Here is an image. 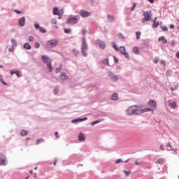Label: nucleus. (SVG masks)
Instances as JSON below:
<instances>
[{
	"label": "nucleus",
	"instance_id": "obj_12",
	"mask_svg": "<svg viewBox=\"0 0 179 179\" xmlns=\"http://www.w3.org/2000/svg\"><path fill=\"white\" fill-rule=\"evenodd\" d=\"M148 104H149V106H150V107H156V106H157L156 101L152 99H151L148 101Z\"/></svg>",
	"mask_w": 179,
	"mask_h": 179
},
{
	"label": "nucleus",
	"instance_id": "obj_38",
	"mask_svg": "<svg viewBox=\"0 0 179 179\" xmlns=\"http://www.w3.org/2000/svg\"><path fill=\"white\" fill-rule=\"evenodd\" d=\"M59 15H57V16H59V19H62V14L64 13V12L62 11H59Z\"/></svg>",
	"mask_w": 179,
	"mask_h": 179
},
{
	"label": "nucleus",
	"instance_id": "obj_14",
	"mask_svg": "<svg viewBox=\"0 0 179 179\" xmlns=\"http://www.w3.org/2000/svg\"><path fill=\"white\" fill-rule=\"evenodd\" d=\"M157 20V17H155L154 22H153V24H152V27L154 29H157V27H159V22H156Z\"/></svg>",
	"mask_w": 179,
	"mask_h": 179
},
{
	"label": "nucleus",
	"instance_id": "obj_9",
	"mask_svg": "<svg viewBox=\"0 0 179 179\" xmlns=\"http://www.w3.org/2000/svg\"><path fill=\"white\" fill-rule=\"evenodd\" d=\"M96 45H99L100 48L104 50L106 48V43L103 42L101 40H96L95 42Z\"/></svg>",
	"mask_w": 179,
	"mask_h": 179
},
{
	"label": "nucleus",
	"instance_id": "obj_60",
	"mask_svg": "<svg viewBox=\"0 0 179 179\" xmlns=\"http://www.w3.org/2000/svg\"><path fill=\"white\" fill-rule=\"evenodd\" d=\"M82 33L83 34H86V29H83Z\"/></svg>",
	"mask_w": 179,
	"mask_h": 179
},
{
	"label": "nucleus",
	"instance_id": "obj_6",
	"mask_svg": "<svg viewBox=\"0 0 179 179\" xmlns=\"http://www.w3.org/2000/svg\"><path fill=\"white\" fill-rule=\"evenodd\" d=\"M57 45H58V41L57 39H51L45 43L47 48H54V47H57Z\"/></svg>",
	"mask_w": 179,
	"mask_h": 179
},
{
	"label": "nucleus",
	"instance_id": "obj_26",
	"mask_svg": "<svg viewBox=\"0 0 179 179\" xmlns=\"http://www.w3.org/2000/svg\"><path fill=\"white\" fill-rule=\"evenodd\" d=\"M157 163H159V164H163L164 163V159L159 158L157 161Z\"/></svg>",
	"mask_w": 179,
	"mask_h": 179
},
{
	"label": "nucleus",
	"instance_id": "obj_40",
	"mask_svg": "<svg viewBox=\"0 0 179 179\" xmlns=\"http://www.w3.org/2000/svg\"><path fill=\"white\" fill-rule=\"evenodd\" d=\"M10 52H13L15 51V48L13 46H12L11 48H10L8 49Z\"/></svg>",
	"mask_w": 179,
	"mask_h": 179
},
{
	"label": "nucleus",
	"instance_id": "obj_27",
	"mask_svg": "<svg viewBox=\"0 0 179 179\" xmlns=\"http://www.w3.org/2000/svg\"><path fill=\"white\" fill-rule=\"evenodd\" d=\"M103 63L108 66H110V63L108 62V59H105L103 60Z\"/></svg>",
	"mask_w": 179,
	"mask_h": 179
},
{
	"label": "nucleus",
	"instance_id": "obj_20",
	"mask_svg": "<svg viewBox=\"0 0 179 179\" xmlns=\"http://www.w3.org/2000/svg\"><path fill=\"white\" fill-rule=\"evenodd\" d=\"M133 52L138 55L139 54V48L138 47H135L133 48Z\"/></svg>",
	"mask_w": 179,
	"mask_h": 179
},
{
	"label": "nucleus",
	"instance_id": "obj_48",
	"mask_svg": "<svg viewBox=\"0 0 179 179\" xmlns=\"http://www.w3.org/2000/svg\"><path fill=\"white\" fill-rule=\"evenodd\" d=\"M113 48H114V50H115V51H118V48L117 47V45H113Z\"/></svg>",
	"mask_w": 179,
	"mask_h": 179
},
{
	"label": "nucleus",
	"instance_id": "obj_5",
	"mask_svg": "<svg viewBox=\"0 0 179 179\" xmlns=\"http://www.w3.org/2000/svg\"><path fill=\"white\" fill-rule=\"evenodd\" d=\"M143 17L142 18V23H146V22H150L152 19V11H145L143 13Z\"/></svg>",
	"mask_w": 179,
	"mask_h": 179
},
{
	"label": "nucleus",
	"instance_id": "obj_21",
	"mask_svg": "<svg viewBox=\"0 0 179 179\" xmlns=\"http://www.w3.org/2000/svg\"><path fill=\"white\" fill-rule=\"evenodd\" d=\"M61 75H62L61 78L64 80H65L66 79H68V76H66V73H62Z\"/></svg>",
	"mask_w": 179,
	"mask_h": 179
},
{
	"label": "nucleus",
	"instance_id": "obj_7",
	"mask_svg": "<svg viewBox=\"0 0 179 179\" xmlns=\"http://www.w3.org/2000/svg\"><path fill=\"white\" fill-rule=\"evenodd\" d=\"M79 15H81L82 17H89V16L92 15V13L87 12L84 10H80L79 12Z\"/></svg>",
	"mask_w": 179,
	"mask_h": 179
},
{
	"label": "nucleus",
	"instance_id": "obj_29",
	"mask_svg": "<svg viewBox=\"0 0 179 179\" xmlns=\"http://www.w3.org/2000/svg\"><path fill=\"white\" fill-rule=\"evenodd\" d=\"M141 31H136V40H139V38H141Z\"/></svg>",
	"mask_w": 179,
	"mask_h": 179
},
{
	"label": "nucleus",
	"instance_id": "obj_32",
	"mask_svg": "<svg viewBox=\"0 0 179 179\" xmlns=\"http://www.w3.org/2000/svg\"><path fill=\"white\" fill-rule=\"evenodd\" d=\"M39 30L41 33H47V31L43 27H40Z\"/></svg>",
	"mask_w": 179,
	"mask_h": 179
},
{
	"label": "nucleus",
	"instance_id": "obj_42",
	"mask_svg": "<svg viewBox=\"0 0 179 179\" xmlns=\"http://www.w3.org/2000/svg\"><path fill=\"white\" fill-rule=\"evenodd\" d=\"M117 36L119 38H124V35L121 33H119Z\"/></svg>",
	"mask_w": 179,
	"mask_h": 179
},
{
	"label": "nucleus",
	"instance_id": "obj_39",
	"mask_svg": "<svg viewBox=\"0 0 179 179\" xmlns=\"http://www.w3.org/2000/svg\"><path fill=\"white\" fill-rule=\"evenodd\" d=\"M0 82L4 85H6V83L3 82V80L2 79V76H0Z\"/></svg>",
	"mask_w": 179,
	"mask_h": 179
},
{
	"label": "nucleus",
	"instance_id": "obj_45",
	"mask_svg": "<svg viewBox=\"0 0 179 179\" xmlns=\"http://www.w3.org/2000/svg\"><path fill=\"white\" fill-rule=\"evenodd\" d=\"M35 29H36V30H38V29H40V25L38 24H35Z\"/></svg>",
	"mask_w": 179,
	"mask_h": 179
},
{
	"label": "nucleus",
	"instance_id": "obj_24",
	"mask_svg": "<svg viewBox=\"0 0 179 179\" xmlns=\"http://www.w3.org/2000/svg\"><path fill=\"white\" fill-rule=\"evenodd\" d=\"M159 41H163V43H167V39L164 36H161L159 38Z\"/></svg>",
	"mask_w": 179,
	"mask_h": 179
},
{
	"label": "nucleus",
	"instance_id": "obj_16",
	"mask_svg": "<svg viewBox=\"0 0 179 179\" xmlns=\"http://www.w3.org/2000/svg\"><path fill=\"white\" fill-rule=\"evenodd\" d=\"M111 100L116 101L118 100V94L114 93L111 96H110Z\"/></svg>",
	"mask_w": 179,
	"mask_h": 179
},
{
	"label": "nucleus",
	"instance_id": "obj_55",
	"mask_svg": "<svg viewBox=\"0 0 179 179\" xmlns=\"http://www.w3.org/2000/svg\"><path fill=\"white\" fill-rule=\"evenodd\" d=\"M55 135L56 138H59V136L58 135V132L57 131H56L55 133Z\"/></svg>",
	"mask_w": 179,
	"mask_h": 179
},
{
	"label": "nucleus",
	"instance_id": "obj_3",
	"mask_svg": "<svg viewBox=\"0 0 179 179\" xmlns=\"http://www.w3.org/2000/svg\"><path fill=\"white\" fill-rule=\"evenodd\" d=\"M41 61L43 64H46L48 69H49V72H52V66L51 65V60L48 57L42 55Z\"/></svg>",
	"mask_w": 179,
	"mask_h": 179
},
{
	"label": "nucleus",
	"instance_id": "obj_59",
	"mask_svg": "<svg viewBox=\"0 0 179 179\" xmlns=\"http://www.w3.org/2000/svg\"><path fill=\"white\" fill-rule=\"evenodd\" d=\"M134 164H135L136 166H139V162H138V161H136V162H134Z\"/></svg>",
	"mask_w": 179,
	"mask_h": 179
},
{
	"label": "nucleus",
	"instance_id": "obj_35",
	"mask_svg": "<svg viewBox=\"0 0 179 179\" xmlns=\"http://www.w3.org/2000/svg\"><path fill=\"white\" fill-rule=\"evenodd\" d=\"M64 33L69 34V33H71V29H64Z\"/></svg>",
	"mask_w": 179,
	"mask_h": 179
},
{
	"label": "nucleus",
	"instance_id": "obj_57",
	"mask_svg": "<svg viewBox=\"0 0 179 179\" xmlns=\"http://www.w3.org/2000/svg\"><path fill=\"white\" fill-rule=\"evenodd\" d=\"M54 93H55V94H57L58 90L57 89L54 90Z\"/></svg>",
	"mask_w": 179,
	"mask_h": 179
},
{
	"label": "nucleus",
	"instance_id": "obj_33",
	"mask_svg": "<svg viewBox=\"0 0 179 179\" xmlns=\"http://www.w3.org/2000/svg\"><path fill=\"white\" fill-rule=\"evenodd\" d=\"M136 8V3H134L133 6L131 8V12H133V10H135Z\"/></svg>",
	"mask_w": 179,
	"mask_h": 179
},
{
	"label": "nucleus",
	"instance_id": "obj_28",
	"mask_svg": "<svg viewBox=\"0 0 179 179\" xmlns=\"http://www.w3.org/2000/svg\"><path fill=\"white\" fill-rule=\"evenodd\" d=\"M166 148H167L168 150H173V147L171 146V144H170V143H168L166 144Z\"/></svg>",
	"mask_w": 179,
	"mask_h": 179
},
{
	"label": "nucleus",
	"instance_id": "obj_41",
	"mask_svg": "<svg viewBox=\"0 0 179 179\" xmlns=\"http://www.w3.org/2000/svg\"><path fill=\"white\" fill-rule=\"evenodd\" d=\"M124 173L126 175V177H128V176H129V174H131V171H124Z\"/></svg>",
	"mask_w": 179,
	"mask_h": 179
},
{
	"label": "nucleus",
	"instance_id": "obj_23",
	"mask_svg": "<svg viewBox=\"0 0 179 179\" xmlns=\"http://www.w3.org/2000/svg\"><path fill=\"white\" fill-rule=\"evenodd\" d=\"M178 89V85H174L173 87H171V91L172 92V94L174 95V93H173V92H174V90H177Z\"/></svg>",
	"mask_w": 179,
	"mask_h": 179
},
{
	"label": "nucleus",
	"instance_id": "obj_18",
	"mask_svg": "<svg viewBox=\"0 0 179 179\" xmlns=\"http://www.w3.org/2000/svg\"><path fill=\"white\" fill-rule=\"evenodd\" d=\"M107 17H108V20H109V22H114V20H115V17L113 15H108Z\"/></svg>",
	"mask_w": 179,
	"mask_h": 179
},
{
	"label": "nucleus",
	"instance_id": "obj_19",
	"mask_svg": "<svg viewBox=\"0 0 179 179\" xmlns=\"http://www.w3.org/2000/svg\"><path fill=\"white\" fill-rule=\"evenodd\" d=\"M24 48H25V50H31V46L29 44V43H26L24 45Z\"/></svg>",
	"mask_w": 179,
	"mask_h": 179
},
{
	"label": "nucleus",
	"instance_id": "obj_22",
	"mask_svg": "<svg viewBox=\"0 0 179 179\" xmlns=\"http://www.w3.org/2000/svg\"><path fill=\"white\" fill-rule=\"evenodd\" d=\"M53 15H59V11L58 12V8L57 7H55L53 8Z\"/></svg>",
	"mask_w": 179,
	"mask_h": 179
},
{
	"label": "nucleus",
	"instance_id": "obj_34",
	"mask_svg": "<svg viewBox=\"0 0 179 179\" xmlns=\"http://www.w3.org/2000/svg\"><path fill=\"white\" fill-rule=\"evenodd\" d=\"M161 29H162L163 31H169V28L167 27H161Z\"/></svg>",
	"mask_w": 179,
	"mask_h": 179
},
{
	"label": "nucleus",
	"instance_id": "obj_63",
	"mask_svg": "<svg viewBox=\"0 0 179 179\" xmlns=\"http://www.w3.org/2000/svg\"><path fill=\"white\" fill-rule=\"evenodd\" d=\"M30 139H31V138H27L26 141H30Z\"/></svg>",
	"mask_w": 179,
	"mask_h": 179
},
{
	"label": "nucleus",
	"instance_id": "obj_2",
	"mask_svg": "<svg viewBox=\"0 0 179 179\" xmlns=\"http://www.w3.org/2000/svg\"><path fill=\"white\" fill-rule=\"evenodd\" d=\"M79 20H80V16L70 15L67 17L66 23L67 24H76V23H79Z\"/></svg>",
	"mask_w": 179,
	"mask_h": 179
},
{
	"label": "nucleus",
	"instance_id": "obj_44",
	"mask_svg": "<svg viewBox=\"0 0 179 179\" xmlns=\"http://www.w3.org/2000/svg\"><path fill=\"white\" fill-rule=\"evenodd\" d=\"M34 39V38L32 36H30L28 38L29 41H33Z\"/></svg>",
	"mask_w": 179,
	"mask_h": 179
},
{
	"label": "nucleus",
	"instance_id": "obj_62",
	"mask_svg": "<svg viewBox=\"0 0 179 179\" xmlns=\"http://www.w3.org/2000/svg\"><path fill=\"white\" fill-rule=\"evenodd\" d=\"M170 29H174V26L173 24L170 25Z\"/></svg>",
	"mask_w": 179,
	"mask_h": 179
},
{
	"label": "nucleus",
	"instance_id": "obj_25",
	"mask_svg": "<svg viewBox=\"0 0 179 179\" xmlns=\"http://www.w3.org/2000/svg\"><path fill=\"white\" fill-rule=\"evenodd\" d=\"M28 132L27 130L22 129L21 130V135L22 136H26L27 135Z\"/></svg>",
	"mask_w": 179,
	"mask_h": 179
},
{
	"label": "nucleus",
	"instance_id": "obj_49",
	"mask_svg": "<svg viewBox=\"0 0 179 179\" xmlns=\"http://www.w3.org/2000/svg\"><path fill=\"white\" fill-rule=\"evenodd\" d=\"M15 74L17 76V78H20L22 76V75H20V73H18V71H15Z\"/></svg>",
	"mask_w": 179,
	"mask_h": 179
},
{
	"label": "nucleus",
	"instance_id": "obj_47",
	"mask_svg": "<svg viewBox=\"0 0 179 179\" xmlns=\"http://www.w3.org/2000/svg\"><path fill=\"white\" fill-rule=\"evenodd\" d=\"M122 160L121 159H118L115 162L116 164H118V163H122Z\"/></svg>",
	"mask_w": 179,
	"mask_h": 179
},
{
	"label": "nucleus",
	"instance_id": "obj_46",
	"mask_svg": "<svg viewBox=\"0 0 179 179\" xmlns=\"http://www.w3.org/2000/svg\"><path fill=\"white\" fill-rule=\"evenodd\" d=\"M35 48H40V43L38 42H37L36 44H35Z\"/></svg>",
	"mask_w": 179,
	"mask_h": 179
},
{
	"label": "nucleus",
	"instance_id": "obj_51",
	"mask_svg": "<svg viewBox=\"0 0 179 179\" xmlns=\"http://www.w3.org/2000/svg\"><path fill=\"white\" fill-rule=\"evenodd\" d=\"M52 23H53V24H57V20L52 19Z\"/></svg>",
	"mask_w": 179,
	"mask_h": 179
},
{
	"label": "nucleus",
	"instance_id": "obj_1",
	"mask_svg": "<svg viewBox=\"0 0 179 179\" xmlns=\"http://www.w3.org/2000/svg\"><path fill=\"white\" fill-rule=\"evenodd\" d=\"M149 111H152L150 108H143L142 106H136L134 105L129 106L127 110V115H138L139 114H143V113H148Z\"/></svg>",
	"mask_w": 179,
	"mask_h": 179
},
{
	"label": "nucleus",
	"instance_id": "obj_36",
	"mask_svg": "<svg viewBox=\"0 0 179 179\" xmlns=\"http://www.w3.org/2000/svg\"><path fill=\"white\" fill-rule=\"evenodd\" d=\"M41 142H44V139H38L36 141V145L41 143Z\"/></svg>",
	"mask_w": 179,
	"mask_h": 179
},
{
	"label": "nucleus",
	"instance_id": "obj_8",
	"mask_svg": "<svg viewBox=\"0 0 179 179\" xmlns=\"http://www.w3.org/2000/svg\"><path fill=\"white\" fill-rule=\"evenodd\" d=\"M120 53L122 54V55H124V57H125V58H129V55L128 54V52H126L127 50L125 49V47L121 46L120 48Z\"/></svg>",
	"mask_w": 179,
	"mask_h": 179
},
{
	"label": "nucleus",
	"instance_id": "obj_58",
	"mask_svg": "<svg viewBox=\"0 0 179 179\" xmlns=\"http://www.w3.org/2000/svg\"><path fill=\"white\" fill-rule=\"evenodd\" d=\"M150 3H155V0H148Z\"/></svg>",
	"mask_w": 179,
	"mask_h": 179
},
{
	"label": "nucleus",
	"instance_id": "obj_37",
	"mask_svg": "<svg viewBox=\"0 0 179 179\" xmlns=\"http://www.w3.org/2000/svg\"><path fill=\"white\" fill-rule=\"evenodd\" d=\"M159 59L158 57H155V58L153 59V62L155 64H157V62H159Z\"/></svg>",
	"mask_w": 179,
	"mask_h": 179
},
{
	"label": "nucleus",
	"instance_id": "obj_52",
	"mask_svg": "<svg viewBox=\"0 0 179 179\" xmlns=\"http://www.w3.org/2000/svg\"><path fill=\"white\" fill-rule=\"evenodd\" d=\"M159 148H160L161 150H164V145H161Z\"/></svg>",
	"mask_w": 179,
	"mask_h": 179
},
{
	"label": "nucleus",
	"instance_id": "obj_10",
	"mask_svg": "<svg viewBox=\"0 0 179 179\" xmlns=\"http://www.w3.org/2000/svg\"><path fill=\"white\" fill-rule=\"evenodd\" d=\"M5 160H6V158L2 153H0V166H6V162H5Z\"/></svg>",
	"mask_w": 179,
	"mask_h": 179
},
{
	"label": "nucleus",
	"instance_id": "obj_43",
	"mask_svg": "<svg viewBox=\"0 0 179 179\" xmlns=\"http://www.w3.org/2000/svg\"><path fill=\"white\" fill-rule=\"evenodd\" d=\"M11 43H12L13 45H14V46L16 45V41L15 39H12Z\"/></svg>",
	"mask_w": 179,
	"mask_h": 179
},
{
	"label": "nucleus",
	"instance_id": "obj_64",
	"mask_svg": "<svg viewBox=\"0 0 179 179\" xmlns=\"http://www.w3.org/2000/svg\"><path fill=\"white\" fill-rule=\"evenodd\" d=\"M29 173H30L31 174H33V170L29 171Z\"/></svg>",
	"mask_w": 179,
	"mask_h": 179
},
{
	"label": "nucleus",
	"instance_id": "obj_61",
	"mask_svg": "<svg viewBox=\"0 0 179 179\" xmlns=\"http://www.w3.org/2000/svg\"><path fill=\"white\" fill-rule=\"evenodd\" d=\"M114 59H115V62H118V59L117 58H115V57H113Z\"/></svg>",
	"mask_w": 179,
	"mask_h": 179
},
{
	"label": "nucleus",
	"instance_id": "obj_30",
	"mask_svg": "<svg viewBox=\"0 0 179 179\" xmlns=\"http://www.w3.org/2000/svg\"><path fill=\"white\" fill-rule=\"evenodd\" d=\"M101 121H102V120H96V121H94V122H92V123H91V125H96V124H99V122H101Z\"/></svg>",
	"mask_w": 179,
	"mask_h": 179
},
{
	"label": "nucleus",
	"instance_id": "obj_15",
	"mask_svg": "<svg viewBox=\"0 0 179 179\" xmlns=\"http://www.w3.org/2000/svg\"><path fill=\"white\" fill-rule=\"evenodd\" d=\"M78 139H79V141H80L81 142H84V141H85V134H83V133H80V134L78 135Z\"/></svg>",
	"mask_w": 179,
	"mask_h": 179
},
{
	"label": "nucleus",
	"instance_id": "obj_56",
	"mask_svg": "<svg viewBox=\"0 0 179 179\" xmlns=\"http://www.w3.org/2000/svg\"><path fill=\"white\" fill-rule=\"evenodd\" d=\"M10 73L11 74V76H13L14 73H15V72L13 71V70H10Z\"/></svg>",
	"mask_w": 179,
	"mask_h": 179
},
{
	"label": "nucleus",
	"instance_id": "obj_13",
	"mask_svg": "<svg viewBox=\"0 0 179 179\" xmlns=\"http://www.w3.org/2000/svg\"><path fill=\"white\" fill-rule=\"evenodd\" d=\"M87 120V117H84V118H80V119H76L73 120L72 122H82V121H86Z\"/></svg>",
	"mask_w": 179,
	"mask_h": 179
},
{
	"label": "nucleus",
	"instance_id": "obj_50",
	"mask_svg": "<svg viewBox=\"0 0 179 179\" xmlns=\"http://www.w3.org/2000/svg\"><path fill=\"white\" fill-rule=\"evenodd\" d=\"M55 72H56V73H59V72H61V69H59V68L56 69Z\"/></svg>",
	"mask_w": 179,
	"mask_h": 179
},
{
	"label": "nucleus",
	"instance_id": "obj_17",
	"mask_svg": "<svg viewBox=\"0 0 179 179\" xmlns=\"http://www.w3.org/2000/svg\"><path fill=\"white\" fill-rule=\"evenodd\" d=\"M169 106L171 108H173V110H176V107H177V102L173 101L169 103Z\"/></svg>",
	"mask_w": 179,
	"mask_h": 179
},
{
	"label": "nucleus",
	"instance_id": "obj_31",
	"mask_svg": "<svg viewBox=\"0 0 179 179\" xmlns=\"http://www.w3.org/2000/svg\"><path fill=\"white\" fill-rule=\"evenodd\" d=\"M111 80H113V82H116V80H118V78L116 76H113L111 78Z\"/></svg>",
	"mask_w": 179,
	"mask_h": 179
},
{
	"label": "nucleus",
	"instance_id": "obj_53",
	"mask_svg": "<svg viewBox=\"0 0 179 179\" xmlns=\"http://www.w3.org/2000/svg\"><path fill=\"white\" fill-rule=\"evenodd\" d=\"M15 13H17V15L22 13V11H20V10H15Z\"/></svg>",
	"mask_w": 179,
	"mask_h": 179
},
{
	"label": "nucleus",
	"instance_id": "obj_11",
	"mask_svg": "<svg viewBox=\"0 0 179 179\" xmlns=\"http://www.w3.org/2000/svg\"><path fill=\"white\" fill-rule=\"evenodd\" d=\"M24 23H26V18H24V17H22L18 20V24H19V26L23 27V26H24Z\"/></svg>",
	"mask_w": 179,
	"mask_h": 179
},
{
	"label": "nucleus",
	"instance_id": "obj_54",
	"mask_svg": "<svg viewBox=\"0 0 179 179\" xmlns=\"http://www.w3.org/2000/svg\"><path fill=\"white\" fill-rule=\"evenodd\" d=\"M176 57H177L178 59H179V52H176Z\"/></svg>",
	"mask_w": 179,
	"mask_h": 179
},
{
	"label": "nucleus",
	"instance_id": "obj_4",
	"mask_svg": "<svg viewBox=\"0 0 179 179\" xmlns=\"http://www.w3.org/2000/svg\"><path fill=\"white\" fill-rule=\"evenodd\" d=\"M87 50H89V48L87 47V43H86V38H82L81 52L84 57H87V53L86 52Z\"/></svg>",
	"mask_w": 179,
	"mask_h": 179
}]
</instances>
